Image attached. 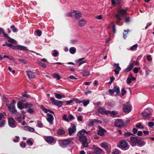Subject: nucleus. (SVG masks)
<instances>
[{
    "label": "nucleus",
    "mask_w": 154,
    "mask_h": 154,
    "mask_svg": "<svg viewBox=\"0 0 154 154\" xmlns=\"http://www.w3.org/2000/svg\"><path fill=\"white\" fill-rule=\"evenodd\" d=\"M102 150L99 147H97L94 149V152L96 154H100Z\"/></svg>",
    "instance_id": "21"
},
{
    "label": "nucleus",
    "mask_w": 154,
    "mask_h": 154,
    "mask_svg": "<svg viewBox=\"0 0 154 154\" xmlns=\"http://www.w3.org/2000/svg\"><path fill=\"white\" fill-rule=\"evenodd\" d=\"M23 129L26 131H28L31 132H33L35 131V129L33 128L28 126H24L23 127Z\"/></svg>",
    "instance_id": "16"
},
{
    "label": "nucleus",
    "mask_w": 154,
    "mask_h": 154,
    "mask_svg": "<svg viewBox=\"0 0 154 154\" xmlns=\"http://www.w3.org/2000/svg\"><path fill=\"white\" fill-rule=\"evenodd\" d=\"M10 48L14 49H18V45H17V46H15L13 45L12 44H11Z\"/></svg>",
    "instance_id": "58"
},
{
    "label": "nucleus",
    "mask_w": 154,
    "mask_h": 154,
    "mask_svg": "<svg viewBox=\"0 0 154 154\" xmlns=\"http://www.w3.org/2000/svg\"><path fill=\"white\" fill-rule=\"evenodd\" d=\"M27 142L31 146L33 145V143L31 140L29 139L27 141Z\"/></svg>",
    "instance_id": "62"
},
{
    "label": "nucleus",
    "mask_w": 154,
    "mask_h": 154,
    "mask_svg": "<svg viewBox=\"0 0 154 154\" xmlns=\"http://www.w3.org/2000/svg\"><path fill=\"white\" fill-rule=\"evenodd\" d=\"M52 75L54 78L57 79L58 80H60L61 78L60 76L58 73H54Z\"/></svg>",
    "instance_id": "28"
},
{
    "label": "nucleus",
    "mask_w": 154,
    "mask_h": 154,
    "mask_svg": "<svg viewBox=\"0 0 154 154\" xmlns=\"http://www.w3.org/2000/svg\"><path fill=\"white\" fill-rule=\"evenodd\" d=\"M20 146L21 147H23V148H24L26 147V144H25V143H23V142H22L20 144Z\"/></svg>",
    "instance_id": "64"
},
{
    "label": "nucleus",
    "mask_w": 154,
    "mask_h": 154,
    "mask_svg": "<svg viewBox=\"0 0 154 154\" xmlns=\"http://www.w3.org/2000/svg\"><path fill=\"white\" fill-rule=\"evenodd\" d=\"M54 94L56 98L57 99H60L62 98V96L60 94L55 93H54Z\"/></svg>",
    "instance_id": "39"
},
{
    "label": "nucleus",
    "mask_w": 154,
    "mask_h": 154,
    "mask_svg": "<svg viewBox=\"0 0 154 154\" xmlns=\"http://www.w3.org/2000/svg\"><path fill=\"white\" fill-rule=\"evenodd\" d=\"M72 127L69 129V134L71 135L72 133L75 132L76 130V126L74 124H71Z\"/></svg>",
    "instance_id": "11"
},
{
    "label": "nucleus",
    "mask_w": 154,
    "mask_h": 154,
    "mask_svg": "<svg viewBox=\"0 0 154 154\" xmlns=\"http://www.w3.org/2000/svg\"><path fill=\"white\" fill-rule=\"evenodd\" d=\"M130 31L129 30H124V32L123 33V37L124 39H125L127 37V35L128 33V32H130Z\"/></svg>",
    "instance_id": "33"
},
{
    "label": "nucleus",
    "mask_w": 154,
    "mask_h": 154,
    "mask_svg": "<svg viewBox=\"0 0 154 154\" xmlns=\"http://www.w3.org/2000/svg\"><path fill=\"white\" fill-rule=\"evenodd\" d=\"M76 51V48L74 47H72L69 49V52L72 54H74L75 53Z\"/></svg>",
    "instance_id": "29"
},
{
    "label": "nucleus",
    "mask_w": 154,
    "mask_h": 154,
    "mask_svg": "<svg viewBox=\"0 0 154 154\" xmlns=\"http://www.w3.org/2000/svg\"><path fill=\"white\" fill-rule=\"evenodd\" d=\"M120 146L124 150H126L129 148L127 142L125 140H122L119 142Z\"/></svg>",
    "instance_id": "2"
},
{
    "label": "nucleus",
    "mask_w": 154,
    "mask_h": 154,
    "mask_svg": "<svg viewBox=\"0 0 154 154\" xmlns=\"http://www.w3.org/2000/svg\"><path fill=\"white\" fill-rule=\"evenodd\" d=\"M133 135V134L131 133V132H128L125 133V134L124 136L125 137H128V136H130L131 135Z\"/></svg>",
    "instance_id": "50"
},
{
    "label": "nucleus",
    "mask_w": 154,
    "mask_h": 154,
    "mask_svg": "<svg viewBox=\"0 0 154 154\" xmlns=\"http://www.w3.org/2000/svg\"><path fill=\"white\" fill-rule=\"evenodd\" d=\"M52 55L54 57H56L58 56V52L56 50H54L52 52Z\"/></svg>",
    "instance_id": "30"
},
{
    "label": "nucleus",
    "mask_w": 154,
    "mask_h": 154,
    "mask_svg": "<svg viewBox=\"0 0 154 154\" xmlns=\"http://www.w3.org/2000/svg\"><path fill=\"white\" fill-rule=\"evenodd\" d=\"M79 140L82 142H87V139L86 136L79 137Z\"/></svg>",
    "instance_id": "25"
},
{
    "label": "nucleus",
    "mask_w": 154,
    "mask_h": 154,
    "mask_svg": "<svg viewBox=\"0 0 154 154\" xmlns=\"http://www.w3.org/2000/svg\"><path fill=\"white\" fill-rule=\"evenodd\" d=\"M69 119L71 120L74 119H75L74 117L71 114L69 115Z\"/></svg>",
    "instance_id": "55"
},
{
    "label": "nucleus",
    "mask_w": 154,
    "mask_h": 154,
    "mask_svg": "<svg viewBox=\"0 0 154 154\" xmlns=\"http://www.w3.org/2000/svg\"><path fill=\"white\" fill-rule=\"evenodd\" d=\"M73 13L75 14L74 17L75 18L77 19H79L82 17V14L80 12H78L77 11H73Z\"/></svg>",
    "instance_id": "15"
},
{
    "label": "nucleus",
    "mask_w": 154,
    "mask_h": 154,
    "mask_svg": "<svg viewBox=\"0 0 154 154\" xmlns=\"http://www.w3.org/2000/svg\"><path fill=\"white\" fill-rule=\"evenodd\" d=\"M136 127L139 128H142L143 129L144 127L143 125H141V124L139 123H138V124L136 125Z\"/></svg>",
    "instance_id": "45"
},
{
    "label": "nucleus",
    "mask_w": 154,
    "mask_h": 154,
    "mask_svg": "<svg viewBox=\"0 0 154 154\" xmlns=\"http://www.w3.org/2000/svg\"><path fill=\"white\" fill-rule=\"evenodd\" d=\"M123 110L125 112L128 113L131 110V106L130 105H123Z\"/></svg>",
    "instance_id": "8"
},
{
    "label": "nucleus",
    "mask_w": 154,
    "mask_h": 154,
    "mask_svg": "<svg viewBox=\"0 0 154 154\" xmlns=\"http://www.w3.org/2000/svg\"><path fill=\"white\" fill-rule=\"evenodd\" d=\"M60 143L61 146L64 147L68 145L70 143V142L69 140H65L62 141Z\"/></svg>",
    "instance_id": "12"
},
{
    "label": "nucleus",
    "mask_w": 154,
    "mask_h": 154,
    "mask_svg": "<svg viewBox=\"0 0 154 154\" xmlns=\"http://www.w3.org/2000/svg\"><path fill=\"white\" fill-rule=\"evenodd\" d=\"M137 146L139 147H141L144 145L145 143L143 141L140 140L137 141Z\"/></svg>",
    "instance_id": "26"
},
{
    "label": "nucleus",
    "mask_w": 154,
    "mask_h": 154,
    "mask_svg": "<svg viewBox=\"0 0 154 154\" xmlns=\"http://www.w3.org/2000/svg\"><path fill=\"white\" fill-rule=\"evenodd\" d=\"M127 9H119L117 11V14L115 15L116 18L119 21L122 20V16H125L127 14Z\"/></svg>",
    "instance_id": "1"
},
{
    "label": "nucleus",
    "mask_w": 154,
    "mask_h": 154,
    "mask_svg": "<svg viewBox=\"0 0 154 154\" xmlns=\"http://www.w3.org/2000/svg\"><path fill=\"white\" fill-rule=\"evenodd\" d=\"M8 41L10 42L11 43H12L13 44H16V42L14 39L10 38V37H9L8 39Z\"/></svg>",
    "instance_id": "37"
},
{
    "label": "nucleus",
    "mask_w": 154,
    "mask_h": 154,
    "mask_svg": "<svg viewBox=\"0 0 154 154\" xmlns=\"http://www.w3.org/2000/svg\"><path fill=\"white\" fill-rule=\"evenodd\" d=\"M122 96L124 95L126 93V91L125 90L124 88H123L122 90Z\"/></svg>",
    "instance_id": "61"
},
{
    "label": "nucleus",
    "mask_w": 154,
    "mask_h": 154,
    "mask_svg": "<svg viewBox=\"0 0 154 154\" xmlns=\"http://www.w3.org/2000/svg\"><path fill=\"white\" fill-rule=\"evenodd\" d=\"M78 40L77 39H72L71 40V43L72 44H74L77 42Z\"/></svg>",
    "instance_id": "51"
},
{
    "label": "nucleus",
    "mask_w": 154,
    "mask_h": 154,
    "mask_svg": "<svg viewBox=\"0 0 154 154\" xmlns=\"http://www.w3.org/2000/svg\"><path fill=\"white\" fill-rule=\"evenodd\" d=\"M106 132V131L104 129L100 128L98 131L97 134L100 136H103L104 135V133Z\"/></svg>",
    "instance_id": "18"
},
{
    "label": "nucleus",
    "mask_w": 154,
    "mask_h": 154,
    "mask_svg": "<svg viewBox=\"0 0 154 154\" xmlns=\"http://www.w3.org/2000/svg\"><path fill=\"white\" fill-rule=\"evenodd\" d=\"M138 46L137 44H136L131 47L130 50L131 51H135L137 50Z\"/></svg>",
    "instance_id": "34"
},
{
    "label": "nucleus",
    "mask_w": 154,
    "mask_h": 154,
    "mask_svg": "<svg viewBox=\"0 0 154 154\" xmlns=\"http://www.w3.org/2000/svg\"><path fill=\"white\" fill-rule=\"evenodd\" d=\"M18 49L20 51H27L28 50L26 47L20 45H18Z\"/></svg>",
    "instance_id": "23"
},
{
    "label": "nucleus",
    "mask_w": 154,
    "mask_h": 154,
    "mask_svg": "<svg viewBox=\"0 0 154 154\" xmlns=\"http://www.w3.org/2000/svg\"><path fill=\"white\" fill-rule=\"evenodd\" d=\"M114 92H116L117 94H119L120 93V89L119 87L117 85L114 86L113 89Z\"/></svg>",
    "instance_id": "24"
},
{
    "label": "nucleus",
    "mask_w": 154,
    "mask_h": 154,
    "mask_svg": "<svg viewBox=\"0 0 154 154\" xmlns=\"http://www.w3.org/2000/svg\"><path fill=\"white\" fill-rule=\"evenodd\" d=\"M11 28L12 29V31L14 32H17V29L15 28L14 25H11Z\"/></svg>",
    "instance_id": "44"
},
{
    "label": "nucleus",
    "mask_w": 154,
    "mask_h": 154,
    "mask_svg": "<svg viewBox=\"0 0 154 154\" xmlns=\"http://www.w3.org/2000/svg\"><path fill=\"white\" fill-rule=\"evenodd\" d=\"M38 63L43 68H46L47 66H46L44 63H42L40 61H38Z\"/></svg>",
    "instance_id": "46"
},
{
    "label": "nucleus",
    "mask_w": 154,
    "mask_h": 154,
    "mask_svg": "<svg viewBox=\"0 0 154 154\" xmlns=\"http://www.w3.org/2000/svg\"><path fill=\"white\" fill-rule=\"evenodd\" d=\"M140 69V67H135L133 69V72L134 73H137L138 72L139 70Z\"/></svg>",
    "instance_id": "49"
},
{
    "label": "nucleus",
    "mask_w": 154,
    "mask_h": 154,
    "mask_svg": "<svg viewBox=\"0 0 154 154\" xmlns=\"http://www.w3.org/2000/svg\"><path fill=\"white\" fill-rule=\"evenodd\" d=\"M82 144L85 147H88V143H87V142H82Z\"/></svg>",
    "instance_id": "52"
},
{
    "label": "nucleus",
    "mask_w": 154,
    "mask_h": 154,
    "mask_svg": "<svg viewBox=\"0 0 154 154\" xmlns=\"http://www.w3.org/2000/svg\"><path fill=\"white\" fill-rule=\"evenodd\" d=\"M18 60L20 61L22 63H24V64H26V62L24 60L20 58L18 59Z\"/></svg>",
    "instance_id": "60"
},
{
    "label": "nucleus",
    "mask_w": 154,
    "mask_h": 154,
    "mask_svg": "<svg viewBox=\"0 0 154 154\" xmlns=\"http://www.w3.org/2000/svg\"><path fill=\"white\" fill-rule=\"evenodd\" d=\"M120 151L118 150H116L112 152V154H120Z\"/></svg>",
    "instance_id": "54"
},
{
    "label": "nucleus",
    "mask_w": 154,
    "mask_h": 154,
    "mask_svg": "<svg viewBox=\"0 0 154 154\" xmlns=\"http://www.w3.org/2000/svg\"><path fill=\"white\" fill-rule=\"evenodd\" d=\"M41 108L42 110L45 113H47L48 112H49L52 114L54 113V112L53 111L49 109H47L42 105L41 106Z\"/></svg>",
    "instance_id": "20"
},
{
    "label": "nucleus",
    "mask_w": 154,
    "mask_h": 154,
    "mask_svg": "<svg viewBox=\"0 0 154 154\" xmlns=\"http://www.w3.org/2000/svg\"><path fill=\"white\" fill-rule=\"evenodd\" d=\"M65 131L64 130L62 129H59L57 131V133L59 135H62L64 134Z\"/></svg>",
    "instance_id": "38"
},
{
    "label": "nucleus",
    "mask_w": 154,
    "mask_h": 154,
    "mask_svg": "<svg viewBox=\"0 0 154 154\" xmlns=\"http://www.w3.org/2000/svg\"><path fill=\"white\" fill-rule=\"evenodd\" d=\"M44 138L46 142L50 144L53 143L54 140V137L50 136H44Z\"/></svg>",
    "instance_id": "6"
},
{
    "label": "nucleus",
    "mask_w": 154,
    "mask_h": 154,
    "mask_svg": "<svg viewBox=\"0 0 154 154\" xmlns=\"http://www.w3.org/2000/svg\"><path fill=\"white\" fill-rule=\"evenodd\" d=\"M37 126L39 128H42L43 127V125L42 123L39 121H37Z\"/></svg>",
    "instance_id": "40"
},
{
    "label": "nucleus",
    "mask_w": 154,
    "mask_h": 154,
    "mask_svg": "<svg viewBox=\"0 0 154 154\" xmlns=\"http://www.w3.org/2000/svg\"><path fill=\"white\" fill-rule=\"evenodd\" d=\"M51 100L52 103L58 107H60L62 106L63 102L62 101L57 100L53 97L51 98Z\"/></svg>",
    "instance_id": "3"
},
{
    "label": "nucleus",
    "mask_w": 154,
    "mask_h": 154,
    "mask_svg": "<svg viewBox=\"0 0 154 154\" xmlns=\"http://www.w3.org/2000/svg\"><path fill=\"white\" fill-rule=\"evenodd\" d=\"M74 102H75L76 103H80L82 102V101L79 100L77 99L74 98Z\"/></svg>",
    "instance_id": "48"
},
{
    "label": "nucleus",
    "mask_w": 154,
    "mask_h": 154,
    "mask_svg": "<svg viewBox=\"0 0 154 154\" xmlns=\"http://www.w3.org/2000/svg\"><path fill=\"white\" fill-rule=\"evenodd\" d=\"M63 120L67 122H69V120L67 118V115L66 114H64L63 116Z\"/></svg>",
    "instance_id": "43"
},
{
    "label": "nucleus",
    "mask_w": 154,
    "mask_h": 154,
    "mask_svg": "<svg viewBox=\"0 0 154 154\" xmlns=\"http://www.w3.org/2000/svg\"><path fill=\"white\" fill-rule=\"evenodd\" d=\"M134 65L132 63H130L129 65L124 70V71L125 72H128L130 71L133 67Z\"/></svg>",
    "instance_id": "22"
},
{
    "label": "nucleus",
    "mask_w": 154,
    "mask_h": 154,
    "mask_svg": "<svg viewBox=\"0 0 154 154\" xmlns=\"http://www.w3.org/2000/svg\"><path fill=\"white\" fill-rule=\"evenodd\" d=\"M6 123L5 120H3L1 122L0 124V127H2L4 126Z\"/></svg>",
    "instance_id": "42"
},
{
    "label": "nucleus",
    "mask_w": 154,
    "mask_h": 154,
    "mask_svg": "<svg viewBox=\"0 0 154 154\" xmlns=\"http://www.w3.org/2000/svg\"><path fill=\"white\" fill-rule=\"evenodd\" d=\"M126 81L128 84H129L131 82V78H128L127 79Z\"/></svg>",
    "instance_id": "59"
},
{
    "label": "nucleus",
    "mask_w": 154,
    "mask_h": 154,
    "mask_svg": "<svg viewBox=\"0 0 154 154\" xmlns=\"http://www.w3.org/2000/svg\"><path fill=\"white\" fill-rule=\"evenodd\" d=\"M36 33L38 36H40L42 35V32L41 31L37 30L36 31Z\"/></svg>",
    "instance_id": "57"
},
{
    "label": "nucleus",
    "mask_w": 154,
    "mask_h": 154,
    "mask_svg": "<svg viewBox=\"0 0 154 154\" xmlns=\"http://www.w3.org/2000/svg\"><path fill=\"white\" fill-rule=\"evenodd\" d=\"M137 139L135 137H131L130 138V143L132 146H135L137 143Z\"/></svg>",
    "instance_id": "9"
},
{
    "label": "nucleus",
    "mask_w": 154,
    "mask_h": 154,
    "mask_svg": "<svg viewBox=\"0 0 154 154\" xmlns=\"http://www.w3.org/2000/svg\"><path fill=\"white\" fill-rule=\"evenodd\" d=\"M90 101L89 100H87L85 101H82V103L83 104L84 106H85L88 105Z\"/></svg>",
    "instance_id": "47"
},
{
    "label": "nucleus",
    "mask_w": 154,
    "mask_h": 154,
    "mask_svg": "<svg viewBox=\"0 0 154 154\" xmlns=\"http://www.w3.org/2000/svg\"><path fill=\"white\" fill-rule=\"evenodd\" d=\"M48 118H47V121L49 122L51 124H53V121L54 118L53 115L49 113L47 114Z\"/></svg>",
    "instance_id": "13"
},
{
    "label": "nucleus",
    "mask_w": 154,
    "mask_h": 154,
    "mask_svg": "<svg viewBox=\"0 0 154 154\" xmlns=\"http://www.w3.org/2000/svg\"><path fill=\"white\" fill-rule=\"evenodd\" d=\"M73 102H74V99H73L72 100L66 101V103L67 104H69Z\"/></svg>",
    "instance_id": "63"
},
{
    "label": "nucleus",
    "mask_w": 154,
    "mask_h": 154,
    "mask_svg": "<svg viewBox=\"0 0 154 154\" xmlns=\"http://www.w3.org/2000/svg\"><path fill=\"white\" fill-rule=\"evenodd\" d=\"M8 125L11 128H14L16 126L15 121L13 118H9L8 119Z\"/></svg>",
    "instance_id": "5"
},
{
    "label": "nucleus",
    "mask_w": 154,
    "mask_h": 154,
    "mask_svg": "<svg viewBox=\"0 0 154 154\" xmlns=\"http://www.w3.org/2000/svg\"><path fill=\"white\" fill-rule=\"evenodd\" d=\"M24 105L25 108H26L32 107L33 106V105L31 103H25Z\"/></svg>",
    "instance_id": "36"
},
{
    "label": "nucleus",
    "mask_w": 154,
    "mask_h": 154,
    "mask_svg": "<svg viewBox=\"0 0 154 154\" xmlns=\"http://www.w3.org/2000/svg\"><path fill=\"white\" fill-rule=\"evenodd\" d=\"M141 114L145 119H148L150 117V113L147 109H146L143 112L141 113Z\"/></svg>",
    "instance_id": "10"
},
{
    "label": "nucleus",
    "mask_w": 154,
    "mask_h": 154,
    "mask_svg": "<svg viewBox=\"0 0 154 154\" xmlns=\"http://www.w3.org/2000/svg\"><path fill=\"white\" fill-rule=\"evenodd\" d=\"M100 146L104 148H106L108 147L109 145L106 142H103L101 143L100 144Z\"/></svg>",
    "instance_id": "27"
},
{
    "label": "nucleus",
    "mask_w": 154,
    "mask_h": 154,
    "mask_svg": "<svg viewBox=\"0 0 154 154\" xmlns=\"http://www.w3.org/2000/svg\"><path fill=\"white\" fill-rule=\"evenodd\" d=\"M86 132V131L85 130L82 129L78 132L77 135L79 137L84 136V135Z\"/></svg>",
    "instance_id": "19"
},
{
    "label": "nucleus",
    "mask_w": 154,
    "mask_h": 154,
    "mask_svg": "<svg viewBox=\"0 0 154 154\" xmlns=\"http://www.w3.org/2000/svg\"><path fill=\"white\" fill-rule=\"evenodd\" d=\"M6 106H8V109L14 115H16L17 114V111L15 109L14 105H13V104H9L8 105L7 104Z\"/></svg>",
    "instance_id": "4"
},
{
    "label": "nucleus",
    "mask_w": 154,
    "mask_h": 154,
    "mask_svg": "<svg viewBox=\"0 0 154 154\" xmlns=\"http://www.w3.org/2000/svg\"><path fill=\"white\" fill-rule=\"evenodd\" d=\"M82 73L83 74V76L84 77L90 75V72L86 70L83 71Z\"/></svg>",
    "instance_id": "31"
},
{
    "label": "nucleus",
    "mask_w": 154,
    "mask_h": 154,
    "mask_svg": "<svg viewBox=\"0 0 154 154\" xmlns=\"http://www.w3.org/2000/svg\"><path fill=\"white\" fill-rule=\"evenodd\" d=\"M93 122H94V123H102V122L100 120H98L96 119H94L93 120Z\"/></svg>",
    "instance_id": "53"
},
{
    "label": "nucleus",
    "mask_w": 154,
    "mask_h": 154,
    "mask_svg": "<svg viewBox=\"0 0 154 154\" xmlns=\"http://www.w3.org/2000/svg\"><path fill=\"white\" fill-rule=\"evenodd\" d=\"M115 125L116 127H121L124 126V124L122 119H118L115 121Z\"/></svg>",
    "instance_id": "7"
},
{
    "label": "nucleus",
    "mask_w": 154,
    "mask_h": 154,
    "mask_svg": "<svg viewBox=\"0 0 154 154\" xmlns=\"http://www.w3.org/2000/svg\"><path fill=\"white\" fill-rule=\"evenodd\" d=\"M86 23V21L85 19L82 18L79 21V26L80 27H82L84 26Z\"/></svg>",
    "instance_id": "17"
},
{
    "label": "nucleus",
    "mask_w": 154,
    "mask_h": 154,
    "mask_svg": "<svg viewBox=\"0 0 154 154\" xmlns=\"http://www.w3.org/2000/svg\"><path fill=\"white\" fill-rule=\"evenodd\" d=\"M105 109L103 108L100 107L98 109V112L100 114H104Z\"/></svg>",
    "instance_id": "35"
},
{
    "label": "nucleus",
    "mask_w": 154,
    "mask_h": 154,
    "mask_svg": "<svg viewBox=\"0 0 154 154\" xmlns=\"http://www.w3.org/2000/svg\"><path fill=\"white\" fill-rule=\"evenodd\" d=\"M114 67L116 68V69L118 70H120L121 69V68L119 66V63H115L114 65Z\"/></svg>",
    "instance_id": "41"
},
{
    "label": "nucleus",
    "mask_w": 154,
    "mask_h": 154,
    "mask_svg": "<svg viewBox=\"0 0 154 154\" xmlns=\"http://www.w3.org/2000/svg\"><path fill=\"white\" fill-rule=\"evenodd\" d=\"M148 125L149 127L151 128L154 126V123L152 122H149Z\"/></svg>",
    "instance_id": "56"
},
{
    "label": "nucleus",
    "mask_w": 154,
    "mask_h": 154,
    "mask_svg": "<svg viewBox=\"0 0 154 154\" xmlns=\"http://www.w3.org/2000/svg\"><path fill=\"white\" fill-rule=\"evenodd\" d=\"M17 106L18 108L20 109H22L23 108V106L22 102L20 101L18 102L17 104Z\"/></svg>",
    "instance_id": "32"
},
{
    "label": "nucleus",
    "mask_w": 154,
    "mask_h": 154,
    "mask_svg": "<svg viewBox=\"0 0 154 154\" xmlns=\"http://www.w3.org/2000/svg\"><path fill=\"white\" fill-rule=\"evenodd\" d=\"M26 73L29 79H33L35 78V74L32 72L30 70H28L27 71Z\"/></svg>",
    "instance_id": "14"
}]
</instances>
